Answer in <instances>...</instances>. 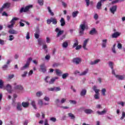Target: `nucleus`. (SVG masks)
<instances>
[{"label": "nucleus", "mask_w": 125, "mask_h": 125, "mask_svg": "<svg viewBox=\"0 0 125 125\" xmlns=\"http://www.w3.org/2000/svg\"><path fill=\"white\" fill-rule=\"evenodd\" d=\"M32 7H33V5H27L25 8L21 7L20 11V13H23V12H27L29 11V10L30 8H32Z\"/></svg>", "instance_id": "1"}, {"label": "nucleus", "mask_w": 125, "mask_h": 125, "mask_svg": "<svg viewBox=\"0 0 125 125\" xmlns=\"http://www.w3.org/2000/svg\"><path fill=\"white\" fill-rule=\"evenodd\" d=\"M88 73V69H85L84 71L80 73V71L76 70L74 72L75 75H78L79 74V76H85L86 74Z\"/></svg>", "instance_id": "2"}, {"label": "nucleus", "mask_w": 125, "mask_h": 125, "mask_svg": "<svg viewBox=\"0 0 125 125\" xmlns=\"http://www.w3.org/2000/svg\"><path fill=\"white\" fill-rule=\"evenodd\" d=\"M17 20H18V19L17 18H13L10 22V23H11V24L8 25V28H9V29H11V28H13V26H14V24H15V21H17Z\"/></svg>", "instance_id": "3"}, {"label": "nucleus", "mask_w": 125, "mask_h": 125, "mask_svg": "<svg viewBox=\"0 0 125 125\" xmlns=\"http://www.w3.org/2000/svg\"><path fill=\"white\" fill-rule=\"evenodd\" d=\"M13 85L14 86V89H17L22 91L23 90V86L21 85H17V83H14Z\"/></svg>", "instance_id": "4"}, {"label": "nucleus", "mask_w": 125, "mask_h": 125, "mask_svg": "<svg viewBox=\"0 0 125 125\" xmlns=\"http://www.w3.org/2000/svg\"><path fill=\"white\" fill-rule=\"evenodd\" d=\"M84 30H85V24H82L80 26V32L79 33L81 34V35H83V32H84Z\"/></svg>", "instance_id": "5"}, {"label": "nucleus", "mask_w": 125, "mask_h": 125, "mask_svg": "<svg viewBox=\"0 0 125 125\" xmlns=\"http://www.w3.org/2000/svg\"><path fill=\"white\" fill-rule=\"evenodd\" d=\"M55 32L56 33H58L57 35V37L59 38V37H60V36H61V35H62L63 33H64V30H60L59 28L57 27L55 29Z\"/></svg>", "instance_id": "6"}, {"label": "nucleus", "mask_w": 125, "mask_h": 125, "mask_svg": "<svg viewBox=\"0 0 125 125\" xmlns=\"http://www.w3.org/2000/svg\"><path fill=\"white\" fill-rule=\"evenodd\" d=\"M5 88L8 93H12V87L10 84H7Z\"/></svg>", "instance_id": "7"}, {"label": "nucleus", "mask_w": 125, "mask_h": 125, "mask_svg": "<svg viewBox=\"0 0 125 125\" xmlns=\"http://www.w3.org/2000/svg\"><path fill=\"white\" fill-rule=\"evenodd\" d=\"M117 8H118L117 5H113L110 8L109 10L112 14H115V12L117 11Z\"/></svg>", "instance_id": "8"}, {"label": "nucleus", "mask_w": 125, "mask_h": 125, "mask_svg": "<svg viewBox=\"0 0 125 125\" xmlns=\"http://www.w3.org/2000/svg\"><path fill=\"white\" fill-rule=\"evenodd\" d=\"M82 61V59L80 58H75L73 59V62L74 63V64H76V65H79L80 64V62Z\"/></svg>", "instance_id": "9"}, {"label": "nucleus", "mask_w": 125, "mask_h": 125, "mask_svg": "<svg viewBox=\"0 0 125 125\" xmlns=\"http://www.w3.org/2000/svg\"><path fill=\"white\" fill-rule=\"evenodd\" d=\"M88 39H86L83 42V48L85 50H87V48H86V44H87V42H88Z\"/></svg>", "instance_id": "10"}, {"label": "nucleus", "mask_w": 125, "mask_h": 125, "mask_svg": "<svg viewBox=\"0 0 125 125\" xmlns=\"http://www.w3.org/2000/svg\"><path fill=\"white\" fill-rule=\"evenodd\" d=\"M41 70L43 73H45L46 72V67L44 64H42L40 65Z\"/></svg>", "instance_id": "11"}, {"label": "nucleus", "mask_w": 125, "mask_h": 125, "mask_svg": "<svg viewBox=\"0 0 125 125\" xmlns=\"http://www.w3.org/2000/svg\"><path fill=\"white\" fill-rule=\"evenodd\" d=\"M120 36H121V33L116 32L112 35V38L113 39H116V38H118V37H120Z\"/></svg>", "instance_id": "12"}, {"label": "nucleus", "mask_w": 125, "mask_h": 125, "mask_svg": "<svg viewBox=\"0 0 125 125\" xmlns=\"http://www.w3.org/2000/svg\"><path fill=\"white\" fill-rule=\"evenodd\" d=\"M60 22L61 23V26L62 27H64V26L66 25V21H65V20L63 18H61Z\"/></svg>", "instance_id": "13"}, {"label": "nucleus", "mask_w": 125, "mask_h": 125, "mask_svg": "<svg viewBox=\"0 0 125 125\" xmlns=\"http://www.w3.org/2000/svg\"><path fill=\"white\" fill-rule=\"evenodd\" d=\"M86 89H83L81 90L80 92V96H85L86 95Z\"/></svg>", "instance_id": "14"}, {"label": "nucleus", "mask_w": 125, "mask_h": 125, "mask_svg": "<svg viewBox=\"0 0 125 125\" xmlns=\"http://www.w3.org/2000/svg\"><path fill=\"white\" fill-rule=\"evenodd\" d=\"M8 33L11 35H16L18 34V32H17V31L14 29H10L8 31Z\"/></svg>", "instance_id": "15"}, {"label": "nucleus", "mask_w": 125, "mask_h": 125, "mask_svg": "<svg viewBox=\"0 0 125 125\" xmlns=\"http://www.w3.org/2000/svg\"><path fill=\"white\" fill-rule=\"evenodd\" d=\"M11 4L9 2H6L2 6L4 8H9L10 7Z\"/></svg>", "instance_id": "16"}, {"label": "nucleus", "mask_w": 125, "mask_h": 125, "mask_svg": "<svg viewBox=\"0 0 125 125\" xmlns=\"http://www.w3.org/2000/svg\"><path fill=\"white\" fill-rule=\"evenodd\" d=\"M84 112L85 113V114H87L88 115L92 114V113H93V111L90 109H86L84 110Z\"/></svg>", "instance_id": "17"}, {"label": "nucleus", "mask_w": 125, "mask_h": 125, "mask_svg": "<svg viewBox=\"0 0 125 125\" xmlns=\"http://www.w3.org/2000/svg\"><path fill=\"white\" fill-rule=\"evenodd\" d=\"M107 44V39H104L102 41V47L103 48H105L106 47V45Z\"/></svg>", "instance_id": "18"}, {"label": "nucleus", "mask_w": 125, "mask_h": 125, "mask_svg": "<svg viewBox=\"0 0 125 125\" xmlns=\"http://www.w3.org/2000/svg\"><path fill=\"white\" fill-rule=\"evenodd\" d=\"M21 105L23 108H28L29 107V105H30V104L28 102H22L21 104Z\"/></svg>", "instance_id": "19"}, {"label": "nucleus", "mask_w": 125, "mask_h": 125, "mask_svg": "<svg viewBox=\"0 0 125 125\" xmlns=\"http://www.w3.org/2000/svg\"><path fill=\"white\" fill-rule=\"evenodd\" d=\"M30 66V64L26 63V64L22 67L21 68V71H24V70H26L27 68Z\"/></svg>", "instance_id": "20"}, {"label": "nucleus", "mask_w": 125, "mask_h": 125, "mask_svg": "<svg viewBox=\"0 0 125 125\" xmlns=\"http://www.w3.org/2000/svg\"><path fill=\"white\" fill-rule=\"evenodd\" d=\"M97 114H98V115H104V114H106V113H107V111H106V110L104 109L103 111H97L96 112Z\"/></svg>", "instance_id": "21"}, {"label": "nucleus", "mask_w": 125, "mask_h": 125, "mask_svg": "<svg viewBox=\"0 0 125 125\" xmlns=\"http://www.w3.org/2000/svg\"><path fill=\"white\" fill-rule=\"evenodd\" d=\"M55 80H58V77H56L51 79L50 81L49 82V84H52V83H54L55 82Z\"/></svg>", "instance_id": "22"}, {"label": "nucleus", "mask_w": 125, "mask_h": 125, "mask_svg": "<svg viewBox=\"0 0 125 125\" xmlns=\"http://www.w3.org/2000/svg\"><path fill=\"white\" fill-rule=\"evenodd\" d=\"M68 116L70 118L71 120H74V119L76 118V117L74 114H73L72 113H68Z\"/></svg>", "instance_id": "23"}, {"label": "nucleus", "mask_w": 125, "mask_h": 125, "mask_svg": "<svg viewBox=\"0 0 125 125\" xmlns=\"http://www.w3.org/2000/svg\"><path fill=\"white\" fill-rule=\"evenodd\" d=\"M116 78H117V79H118V80H125V76H123V75H115Z\"/></svg>", "instance_id": "24"}, {"label": "nucleus", "mask_w": 125, "mask_h": 125, "mask_svg": "<svg viewBox=\"0 0 125 125\" xmlns=\"http://www.w3.org/2000/svg\"><path fill=\"white\" fill-rule=\"evenodd\" d=\"M101 6H102V2L101 1H99L97 4V9H101Z\"/></svg>", "instance_id": "25"}, {"label": "nucleus", "mask_w": 125, "mask_h": 125, "mask_svg": "<svg viewBox=\"0 0 125 125\" xmlns=\"http://www.w3.org/2000/svg\"><path fill=\"white\" fill-rule=\"evenodd\" d=\"M51 22L54 25L57 24V20L56 18H51Z\"/></svg>", "instance_id": "26"}, {"label": "nucleus", "mask_w": 125, "mask_h": 125, "mask_svg": "<svg viewBox=\"0 0 125 125\" xmlns=\"http://www.w3.org/2000/svg\"><path fill=\"white\" fill-rule=\"evenodd\" d=\"M94 91H95L96 94H99V89H97L96 86H94L93 87Z\"/></svg>", "instance_id": "27"}, {"label": "nucleus", "mask_w": 125, "mask_h": 125, "mask_svg": "<svg viewBox=\"0 0 125 125\" xmlns=\"http://www.w3.org/2000/svg\"><path fill=\"white\" fill-rule=\"evenodd\" d=\"M47 10L50 15H51V16H53L54 15V13H53L51 10L50 7H47Z\"/></svg>", "instance_id": "28"}, {"label": "nucleus", "mask_w": 125, "mask_h": 125, "mask_svg": "<svg viewBox=\"0 0 125 125\" xmlns=\"http://www.w3.org/2000/svg\"><path fill=\"white\" fill-rule=\"evenodd\" d=\"M108 66L111 68V70H113V69H114V62H109Z\"/></svg>", "instance_id": "29"}, {"label": "nucleus", "mask_w": 125, "mask_h": 125, "mask_svg": "<svg viewBox=\"0 0 125 125\" xmlns=\"http://www.w3.org/2000/svg\"><path fill=\"white\" fill-rule=\"evenodd\" d=\"M74 42H75L74 43L73 45L72 46V47L73 48L75 47H76L79 44V42L78 41V39H75Z\"/></svg>", "instance_id": "30"}, {"label": "nucleus", "mask_w": 125, "mask_h": 125, "mask_svg": "<svg viewBox=\"0 0 125 125\" xmlns=\"http://www.w3.org/2000/svg\"><path fill=\"white\" fill-rule=\"evenodd\" d=\"M69 77V73H64V74H62V78L63 80L67 79V77Z\"/></svg>", "instance_id": "31"}, {"label": "nucleus", "mask_w": 125, "mask_h": 125, "mask_svg": "<svg viewBox=\"0 0 125 125\" xmlns=\"http://www.w3.org/2000/svg\"><path fill=\"white\" fill-rule=\"evenodd\" d=\"M79 13V11H74L72 13V17L73 18H75V17H77L78 16V14Z\"/></svg>", "instance_id": "32"}, {"label": "nucleus", "mask_w": 125, "mask_h": 125, "mask_svg": "<svg viewBox=\"0 0 125 125\" xmlns=\"http://www.w3.org/2000/svg\"><path fill=\"white\" fill-rule=\"evenodd\" d=\"M56 74L57 76H61V75H62V72L59 69H56Z\"/></svg>", "instance_id": "33"}, {"label": "nucleus", "mask_w": 125, "mask_h": 125, "mask_svg": "<svg viewBox=\"0 0 125 125\" xmlns=\"http://www.w3.org/2000/svg\"><path fill=\"white\" fill-rule=\"evenodd\" d=\"M42 91H38L36 93V95L37 97H41L42 95Z\"/></svg>", "instance_id": "34"}, {"label": "nucleus", "mask_w": 125, "mask_h": 125, "mask_svg": "<svg viewBox=\"0 0 125 125\" xmlns=\"http://www.w3.org/2000/svg\"><path fill=\"white\" fill-rule=\"evenodd\" d=\"M31 105H32L34 109H37V106H36V102L34 101H31Z\"/></svg>", "instance_id": "35"}, {"label": "nucleus", "mask_w": 125, "mask_h": 125, "mask_svg": "<svg viewBox=\"0 0 125 125\" xmlns=\"http://www.w3.org/2000/svg\"><path fill=\"white\" fill-rule=\"evenodd\" d=\"M68 42L65 41L63 42L62 43V47H63L64 48H66V47H68Z\"/></svg>", "instance_id": "36"}, {"label": "nucleus", "mask_w": 125, "mask_h": 125, "mask_svg": "<svg viewBox=\"0 0 125 125\" xmlns=\"http://www.w3.org/2000/svg\"><path fill=\"white\" fill-rule=\"evenodd\" d=\"M21 107H22V105H21L20 104H18L17 105V110H18V111H22V108Z\"/></svg>", "instance_id": "37"}, {"label": "nucleus", "mask_w": 125, "mask_h": 125, "mask_svg": "<svg viewBox=\"0 0 125 125\" xmlns=\"http://www.w3.org/2000/svg\"><path fill=\"white\" fill-rule=\"evenodd\" d=\"M102 94L103 95V96H105L106 95V89L105 88H103L101 90Z\"/></svg>", "instance_id": "38"}, {"label": "nucleus", "mask_w": 125, "mask_h": 125, "mask_svg": "<svg viewBox=\"0 0 125 125\" xmlns=\"http://www.w3.org/2000/svg\"><path fill=\"white\" fill-rule=\"evenodd\" d=\"M95 33H96V29H95V28H93L92 30L90 31L89 34L90 35H93L94 34H95Z\"/></svg>", "instance_id": "39"}, {"label": "nucleus", "mask_w": 125, "mask_h": 125, "mask_svg": "<svg viewBox=\"0 0 125 125\" xmlns=\"http://www.w3.org/2000/svg\"><path fill=\"white\" fill-rule=\"evenodd\" d=\"M8 68V65H7V64H4L2 67V69H3V71H5V70H7Z\"/></svg>", "instance_id": "40"}, {"label": "nucleus", "mask_w": 125, "mask_h": 125, "mask_svg": "<svg viewBox=\"0 0 125 125\" xmlns=\"http://www.w3.org/2000/svg\"><path fill=\"white\" fill-rule=\"evenodd\" d=\"M13 78H14V74H11V75H9L7 79V80H11V79H13Z\"/></svg>", "instance_id": "41"}, {"label": "nucleus", "mask_w": 125, "mask_h": 125, "mask_svg": "<svg viewBox=\"0 0 125 125\" xmlns=\"http://www.w3.org/2000/svg\"><path fill=\"white\" fill-rule=\"evenodd\" d=\"M38 2L40 5H43V0H38Z\"/></svg>", "instance_id": "42"}, {"label": "nucleus", "mask_w": 125, "mask_h": 125, "mask_svg": "<svg viewBox=\"0 0 125 125\" xmlns=\"http://www.w3.org/2000/svg\"><path fill=\"white\" fill-rule=\"evenodd\" d=\"M38 104L40 106H42V105H43V102H42V100H39L38 101Z\"/></svg>", "instance_id": "43"}, {"label": "nucleus", "mask_w": 125, "mask_h": 125, "mask_svg": "<svg viewBox=\"0 0 125 125\" xmlns=\"http://www.w3.org/2000/svg\"><path fill=\"white\" fill-rule=\"evenodd\" d=\"M9 41H13V40H14L15 38L14 36L13 35H10L9 36Z\"/></svg>", "instance_id": "44"}, {"label": "nucleus", "mask_w": 125, "mask_h": 125, "mask_svg": "<svg viewBox=\"0 0 125 125\" xmlns=\"http://www.w3.org/2000/svg\"><path fill=\"white\" fill-rule=\"evenodd\" d=\"M32 60H33L32 59V58H29L27 59V61H26V63H27V64H28L30 65V63H31V62L32 61Z\"/></svg>", "instance_id": "45"}, {"label": "nucleus", "mask_w": 125, "mask_h": 125, "mask_svg": "<svg viewBox=\"0 0 125 125\" xmlns=\"http://www.w3.org/2000/svg\"><path fill=\"white\" fill-rule=\"evenodd\" d=\"M3 86V81H2L1 80H0V88H2Z\"/></svg>", "instance_id": "46"}, {"label": "nucleus", "mask_w": 125, "mask_h": 125, "mask_svg": "<svg viewBox=\"0 0 125 125\" xmlns=\"http://www.w3.org/2000/svg\"><path fill=\"white\" fill-rule=\"evenodd\" d=\"M120 2V0H114L111 2V4H115V3H118Z\"/></svg>", "instance_id": "47"}, {"label": "nucleus", "mask_w": 125, "mask_h": 125, "mask_svg": "<svg viewBox=\"0 0 125 125\" xmlns=\"http://www.w3.org/2000/svg\"><path fill=\"white\" fill-rule=\"evenodd\" d=\"M69 102L71 104H73L74 105H76L77 104V102L74 100H70Z\"/></svg>", "instance_id": "48"}, {"label": "nucleus", "mask_w": 125, "mask_h": 125, "mask_svg": "<svg viewBox=\"0 0 125 125\" xmlns=\"http://www.w3.org/2000/svg\"><path fill=\"white\" fill-rule=\"evenodd\" d=\"M99 94H96L94 95V97L95 98V99L96 100H98L99 99Z\"/></svg>", "instance_id": "49"}, {"label": "nucleus", "mask_w": 125, "mask_h": 125, "mask_svg": "<svg viewBox=\"0 0 125 125\" xmlns=\"http://www.w3.org/2000/svg\"><path fill=\"white\" fill-rule=\"evenodd\" d=\"M117 47L119 49H122L123 48V46L122 45V44L118 43L117 45Z\"/></svg>", "instance_id": "50"}, {"label": "nucleus", "mask_w": 125, "mask_h": 125, "mask_svg": "<svg viewBox=\"0 0 125 125\" xmlns=\"http://www.w3.org/2000/svg\"><path fill=\"white\" fill-rule=\"evenodd\" d=\"M125 118V112H122V116L121 117L120 120H124Z\"/></svg>", "instance_id": "51"}, {"label": "nucleus", "mask_w": 125, "mask_h": 125, "mask_svg": "<svg viewBox=\"0 0 125 125\" xmlns=\"http://www.w3.org/2000/svg\"><path fill=\"white\" fill-rule=\"evenodd\" d=\"M50 121H51L52 122H53V123H55L56 122V118L54 117H51L50 119Z\"/></svg>", "instance_id": "52"}, {"label": "nucleus", "mask_w": 125, "mask_h": 125, "mask_svg": "<svg viewBox=\"0 0 125 125\" xmlns=\"http://www.w3.org/2000/svg\"><path fill=\"white\" fill-rule=\"evenodd\" d=\"M66 99H65V98L62 99V100L61 101V103L62 104L65 103L66 102Z\"/></svg>", "instance_id": "53"}, {"label": "nucleus", "mask_w": 125, "mask_h": 125, "mask_svg": "<svg viewBox=\"0 0 125 125\" xmlns=\"http://www.w3.org/2000/svg\"><path fill=\"white\" fill-rule=\"evenodd\" d=\"M27 74H28V72L24 71L23 74L21 75V77L22 78H25L26 76H27Z\"/></svg>", "instance_id": "54"}, {"label": "nucleus", "mask_w": 125, "mask_h": 125, "mask_svg": "<svg viewBox=\"0 0 125 125\" xmlns=\"http://www.w3.org/2000/svg\"><path fill=\"white\" fill-rule=\"evenodd\" d=\"M61 88L59 87H55V91H60Z\"/></svg>", "instance_id": "55"}, {"label": "nucleus", "mask_w": 125, "mask_h": 125, "mask_svg": "<svg viewBox=\"0 0 125 125\" xmlns=\"http://www.w3.org/2000/svg\"><path fill=\"white\" fill-rule=\"evenodd\" d=\"M118 104H119V105H121L122 107H124V106H125V103L124 102H118Z\"/></svg>", "instance_id": "56"}, {"label": "nucleus", "mask_w": 125, "mask_h": 125, "mask_svg": "<svg viewBox=\"0 0 125 125\" xmlns=\"http://www.w3.org/2000/svg\"><path fill=\"white\" fill-rule=\"evenodd\" d=\"M26 40H30V33L27 32L26 36Z\"/></svg>", "instance_id": "57"}, {"label": "nucleus", "mask_w": 125, "mask_h": 125, "mask_svg": "<svg viewBox=\"0 0 125 125\" xmlns=\"http://www.w3.org/2000/svg\"><path fill=\"white\" fill-rule=\"evenodd\" d=\"M51 22V18H50V19L47 20V24H48V25H50Z\"/></svg>", "instance_id": "58"}, {"label": "nucleus", "mask_w": 125, "mask_h": 125, "mask_svg": "<svg viewBox=\"0 0 125 125\" xmlns=\"http://www.w3.org/2000/svg\"><path fill=\"white\" fill-rule=\"evenodd\" d=\"M82 48V45H77L76 47L75 48L76 50H79V49H81Z\"/></svg>", "instance_id": "59"}, {"label": "nucleus", "mask_w": 125, "mask_h": 125, "mask_svg": "<svg viewBox=\"0 0 125 125\" xmlns=\"http://www.w3.org/2000/svg\"><path fill=\"white\" fill-rule=\"evenodd\" d=\"M48 90H49V91H55V87L53 88H48Z\"/></svg>", "instance_id": "60"}, {"label": "nucleus", "mask_w": 125, "mask_h": 125, "mask_svg": "<svg viewBox=\"0 0 125 125\" xmlns=\"http://www.w3.org/2000/svg\"><path fill=\"white\" fill-rule=\"evenodd\" d=\"M0 44L3 45L4 44V40L0 39Z\"/></svg>", "instance_id": "61"}, {"label": "nucleus", "mask_w": 125, "mask_h": 125, "mask_svg": "<svg viewBox=\"0 0 125 125\" xmlns=\"http://www.w3.org/2000/svg\"><path fill=\"white\" fill-rule=\"evenodd\" d=\"M45 59H46V60H49V59H50V56L49 55H47L45 57Z\"/></svg>", "instance_id": "62"}, {"label": "nucleus", "mask_w": 125, "mask_h": 125, "mask_svg": "<svg viewBox=\"0 0 125 125\" xmlns=\"http://www.w3.org/2000/svg\"><path fill=\"white\" fill-rule=\"evenodd\" d=\"M46 42L47 43H50V39H49V38H48V37H46Z\"/></svg>", "instance_id": "63"}, {"label": "nucleus", "mask_w": 125, "mask_h": 125, "mask_svg": "<svg viewBox=\"0 0 125 125\" xmlns=\"http://www.w3.org/2000/svg\"><path fill=\"white\" fill-rule=\"evenodd\" d=\"M89 0H85V2H86V6H89Z\"/></svg>", "instance_id": "64"}]
</instances>
